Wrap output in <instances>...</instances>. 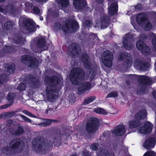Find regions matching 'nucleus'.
Returning a JSON list of instances; mask_svg holds the SVG:
<instances>
[{"instance_id":"1","label":"nucleus","mask_w":156,"mask_h":156,"mask_svg":"<svg viewBox=\"0 0 156 156\" xmlns=\"http://www.w3.org/2000/svg\"><path fill=\"white\" fill-rule=\"evenodd\" d=\"M53 136L54 139L52 141H48L43 136H39L34 138L32 141V144L35 151L37 152H42L46 153L50 151L51 147L53 145L58 147L61 144L62 135L60 130L58 128L53 129Z\"/></svg>"},{"instance_id":"2","label":"nucleus","mask_w":156,"mask_h":156,"mask_svg":"<svg viewBox=\"0 0 156 156\" xmlns=\"http://www.w3.org/2000/svg\"><path fill=\"white\" fill-rule=\"evenodd\" d=\"M45 81L47 83L46 88L47 99L48 100L51 101L56 98V94L59 91L57 86L60 83V79L56 76H48L45 77Z\"/></svg>"},{"instance_id":"3","label":"nucleus","mask_w":156,"mask_h":156,"mask_svg":"<svg viewBox=\"0 0 156 156\" xmlns=\"http://www.w3.org/2000/svg\"><path fill=\"white\" fill-rule=\"evenodd\" d=\"M23 141L21 139L14 138L10 141L9 145L5 146L2 148L1 151L7 155L20 153L23 149Z\"/></svg>"},{"instance_id":"4","label":"nucleus","mask_w":156,"mask_h":156,"mask_svg":"<svg viewBox=\"0 0 156 156\" xmlns=\"http://www.w3.org/2000/svg\"><path fill=\"white\" fill-rule=\"evenodd\" d=\"M54 27L57 30L62 29L63 32L66 33L69 31L72 33H75L79 28V25L77 22L76 20H69L66 21L63 26H62L59 22H56L54 24Z\"/></svg>"},{"instance_id":"5","label":"nucleus","mask_w":156,"mask_h":156,"mask_svg":"<svg viewBox=\"0 0 156 156\" xmlns=\"http://www.w3.org/2000/svg\"><path fill=\"white\" fill-rule=\"evenodd\" d=\"M84 72L82 68L75 67L71 70L69 79L73 84L77 85L79 83V81L82 80L84 79Z\"/></svg>"},{"instance_id":"6","label":"nucleus","mask_w":156,"mask_h":156,"mask_svg":"<svg viewBox=\"0 0 156 156\" xmlns=\"http://www.w3.org/2000/svg\"><path fill=\"white\" fill-rule=\"evenodd\" d=\"M23 63L30 68H37L39 66V61L35 57L28 55H24L21 57Z\"/></svg>"},{"instance_id":"7","label":"nucleus","mask_w":156,"mask_h":156,"mask_svg":"<svg viewBox=\"0 0 156 156\" xmlns=\"http://www.w3.org/2000/svg\"><path fill=\"white\" fill-rule=\"evenodd\" d=\"M100 120L96 118H93L88 121L85 126L86 131L89 133L96 132L98 129Z\"/></svg>"},{"instance_id":"8","label":"nucleus","mask_w":156,"mask_h":156,"mask_svg":"<svg viewBox=\"0 0 156 156\" xmlns=\"http://www.w3.org/2000/svg\"><path fill=\"white\" fill-rule=\"evenodd\" d=\"M34 23V22L32 20L24 16H21L19 18V23L21 24L23 27H25L30 32L35 30Z\"/></svg>"},{"instance_id":"9","label":"nucleus","mask_w":156,"mask_h":156,"mask_svg":"<svg viewBox=\"0 0 156 156\" xmlns=\"http://www.w3.org/2000/svg\"><path fill=\"white\" fill-rule=\"evenodd\" d=\"M113 55L111 52L109 50L104 51L102 58V62L106 67L110 68L112 65Z\"/></svg>"},{"instance_id":"10","label":"nucleus","mask_w":156,"mask_h":156,"mask_svg":"<svg viewBox=\"0 0 156 156\" xmlns=\"http://www.w3.org/2000/svg\"><path fill=\"white\" fill-rule=\"evenodd\" d=\"M17 8L12 4H9L5 5H0V12L5 14H9L15 15L17 12Z\"/></svg>"},{"instance_id":"11","label":"nucleus","mask_w":156,"mask_h":156,"mask_svg":"<svg viewBox=\"0 0 156 156\" xmlns=\"http://www.w3.org/2000/svg\"><path fill=\"white\" fill-rule=\"evenodd\" d=\"M137 49L141 51V53L146 56L150 55L151 54V49L149 47L142 41H138L136 44Z\"/></svg>"},{"instance_id":"12","label":"nucleus","mask_w":156,"mask_h":156,"mask_svg":"<svg viewBox=\"0 0 156 156\" xmlns=\"http://www.w3.org/2000/svg\"><path fill=\"white\" fill-rule=\"evenodd\" d=\"M69 54L70 56L74 57L78 55L80 53L81 48L79 44L77 43H73L69 46Z\"/></svg>"},{"instance_id":"13","label":"nucleus","mask_w":156,"mask_h":156,"mask_svg":"<svg viewBox=\"0 0 156 156\" xmlns=\"http://www.w3.org/2000/svg\"><path fill=\"white\" fill-rule=\"evenodd\" d=\"M27 82L31 84L32 87L38 88L40 87V81L38 78L35 77L33 75L30 74L25 77Z\"/></svg>"},{"instance_id":"14","label":"nucleus","mask_w":156,"mask_h":156,"mask_svg":"<svg viewBox=\"0 0 156 156\" xmlns=\"http://www.w3.org/2000/svg\"><path fill=\"white\" fill-rule=\"evenodd\" d=\"M119 59L123 61L126 64L127 67L131 66L132 58L130 55L127 52H123L120 53L119 55Z\"/></svg>"},{"instance_id":"15","label":"nucleus","mask_w":156,"mask_h":156,"mask_svg":"<svg viewBox=\"0 0 156 156\" xmlns=\"http://www.w3.org/2000/svg\"><path fill=\"white\" fill-rule=\"evenodd\" d=\"M133 40V37L130 34H126L123 40V45L124 48L127 50H130L133 47V45L130 44Z\"/></svg>"},{"instance_id":"16","label":"nucleus","mask_w":156,"mask_h":156,"mask_svg":"<svg viewBox=\"0 0 156 156\" xmlns=\"http://www.w3.org/2000/svg\"><path fill=\"white\" fill-rule=\"evenodd\" d=\"M111 133L113 136L116 137L122 136L126 133L125 126L122 125H119L114 128Z\"/></svg>"},{"instance_id":"17","label":"nucleus","mask_w":156,"mask_h":156,"mask_svg":"<svg viewBox=\"0 0 156 156\" xmlns=\"http://www.w3.org/2000/svg\"><path fill=\"white\" fill-rule=\"evenodd\" d=\"M91 88V85L88 82L82 83L77 89L78 94H81L84 93H88Z\"/></svg>"},{"instance_id":"18","label":"nucleus","mask_w":156,"mask_h":156,"mask_svg":"<svg viewBox=\"0 0 156 156\" xmlns=\"http://www.w3.org/2000/svg\"><path fill=\"white\" fill-rule=\"evenodd\" d=\"M80 60L83 63L85 68L87 69H90L91 67V64L90 61V57L86 53L81 54L80 56Z\"/></svg>"},{"instance_id":"19","label":"nucleus","mask_w":156,"mask_h":156,"mask_svg":"<svg viewBox=\"0 0 156 156\" xmlns=\"http://www.w3.org/2000/svg\"><path fill=\"white\" fill-rule=\"evenodd\" d=\"M152 130V124L149 122H146L143 126L140 127L138 129L140 133L145 134L150 133Z\"/></svg>"},{"instance_id":"20","label":"nucleus","mask_w":156,"mask_h":156,"mask_svg":"<svg viewBox=\"0 0 156 156\" xmlns=\"http://www.w3.org/2000/svg\"><path fill=\"white\" fill-rule=\"evenodd\" d=\"M138 82L140 84L148 86L152 84L151 80L148 76L145 75H137Z\"/></svg>"},{"instance_id":"21","label":"nucleus","mask_w":156,"mask_h":156,"mask_svg":"<svg viewBox=\"0 0 156 156\" xmlns=\"http://www.w3.org/2000/svg\"><path fill=\"white\" fill-rule=\"evenodd\" d=\"M136 67L140 70L143 71L147 70L150 66V64L147 62H144L139 59L135 62Z\"/></svg>"},{"instance_id":"22","label":"nucleus","mask_w":156,"mask_h":156,"mask_svg":"<svg viewBox=\"0 0 156 156\" xmlns=\"http://www.w3.org/2000/svg\"><path fill=\"white\" fill-rule=\"evenodd\" d=\"M147 110L145 109H143L136 113L134 115V118L136 119L141 121L147 118Z\"/></svg>"},{"instance_id":"23","label":"nucleus","mask_w":156,"mask_h":156,"mask_svg":"<svg viewBox=\"0 0 156 156\" xmlns=\"http://www.w3.org/2000/svg\"><path fill=\"white\" fill-rule=\"evenodd\" d=\"M136 20L138 24H145L148 20L147 15L143 13H139L136 16Z\"/></svg>"},{"instance_id":"24","label":"nucleus","mask_w":156,"mask_h":156,"mask_svg":"<svg viewBox=\"0 0 156 156\" xmlns=\"http://www.w3.org/2000/svg\"><path fill=\"white\" fill-rule=\"evenodd\" d=\"M87 2L85 0H73V5L77 9H83L86 6Z\"/></svg>"},{"instance_id":"25","label":"nucleus","mask_w":156,"mask_h":156,"mask_svg":"<svg viewBox=\"0 0 156 156\" xmlns=\"http://www.w3.org/2000/svg\"><path fill=\"white\" fill-rule=\"evenodd\" d=\"M111 19L110 17L106 15H104L101 19V28H106L109 26Z\"/></svg>"},{"instance_id":"26","label":"nucleus","mask_w":156,"mask_h":156,"mask_svg":"<svg viewBox=\"0 0 156 156\" xmlns=\"http://www.w3.org/2000/svg\"><path fill=\"white\" fill-rule=\"evenodd\" d=\"M118 6L116 2L112 3L108 8V12L110 16L115 15L118 13Z\"/></svg>"},{"instance_id":"27","label":"nucleus","mask_w":156,"mask_h":156,"mask_svg":"<svg viewBox=\"0 0 156 156\" xmlns=\"http://www.w3.org/2000/svg\"><path fill=\"white\" fill-rule=\"evenodd\" d=\"M142 123L141 121L133 119L128 122V126L129 129H134L141 126Z\"/></svg>"},{"instance_id":"28","label":"nucleus","mask_w":156,"mask_h":156,"mask_svg":"<svg viewBox=\"0 0 156 156\" xmlns=\"http://www.w3.org/2000/svg\"><path fill=\"white\" fill-rule=\"evenodd\" d=\"M155 142L156 139L154 138L149 137L145 141L144 145V147L147 149H149L153 145V147H154Z\"/></svg>"},{"instance_id":"29","label":"nucleus","mask_w":156,"mask_h":156,"mask_svg":"<svg viewBox=\"0 0 156 156\" xmlns=\"http://www.w3.org/2000/svg\"><path fill=\"white\" fill-rule=\"evenodd\" d=\"M13 40L16 44L21 45L24 44L25 40L23 39L22 35L20 34H15L13 38Z\"/></svg>"},{"instance_id":"30","label":"nucleus","mask_w":156,"mask_h":156,"mask_svg":"<svg viewBox=\"0 0 156 156\" xmlns=\"http://www.w3.org/2000/svg\"><path fill=\"white\" fill-rule=\"evenodd\" d=\"M10 132L13 135L20 136L23 134L25 132L23 128L21 126H19L15 130L13 129L11 130Z\"/></svg>"},{"instance_id":"31","label":"nucleus","mask_w":156,"mask_h":156,"mask_svg":"<svg viewBox=\"0 0 156 156\" xmlns=\"http://www.w3.org/2000/svg\"><path fill=\"white\" fill-rule=\"evenodd\" d=\"M56 2L58 5H60L59 8L61 9L65 8L69 5V0H58Z\"/></svg>"},{"instance_id":"32","label":"nucleus","mask_w":156,"mask_h":156,"mask_svg":"<svg viewBox=\"0 0 156 156\" xmlns=\"http://www.w3.org/2000/svg\"><path fill=\"white\" fill-rule=\"evenodd\" d=\"M5 68L7 69V72L9 73V74H12L15 72L16 66L13 63L11 64H6L5 65Z\"/></svg>"},{"instance_id":"33","label":"nucleus","mask_w":156,"mask_h":156,"mask_svg":"<svg viewBox=\"0 0 156 156\" xmlns=\"http://www.w3.org/2000/svg\"><path fill=\"white\" fill-rule=\"evenodd\" d=\"M46 44L45 39L43 38H40L37 40L35 45L37 48H41L45 46Z\"/></svg>"},{"instance_id":"34","label":"nucleus","mask_w":156,"mask_h":156,"mask_svg":"<svg viewBox=\"0 0 156 156\" xmlns=\"http://www.w3.org/2000/svg\"><path fill=\"white\" fill-rule=\"evenodd\" d=\"M44 120L45 121L39 123V125L43 127H45L51 125V123L52 122L54 123L58 122L57 120L54 119H45Z\"/></svg>"},{"instance_id":"35","label":"nucleus","mask_w":156,"mask_h":156,"mask_svg":"<svg viewBox=\"0 0 156 156\" xmlns=\"http://www.w3.org/2000/svg\"><path fill=\"white\" fill-rule=\"evenodd\" d=\"M112 133L111 131H107L104 132L101 136V138L103 139V141H107L109 139L111 133Z\"/></svg>"},{"instance_id":"36","label":"nucleus","mask_w":156,"mask_h":156,"mask_svg":"<svg viewBox=\"0 0 156 156\" xmlns=\"http://www.w3.org/2000/svg\"><path fill=\"white\" fill-rule=\"evenodd\" d=\"M13 47L12 46H5L3 48L2 51L5 53L10 52L12 53L14 49Z\"/></svg>"},{"instance_id":"37","label":"nucleus","mask_w":156,"mask_h":156,"mask_svg":"<svg viewBox=\"0 0 156 156\" xmlns=\"http://www.w3.org/2000/svg\"><path fill=\"white\" fill-rule=\"evenodd\" d=\"M15 97L16 95L14 93H9L7 96V99L10 103L12 104Z\"/></svg>"},{"instance_id":"38","label":"nucleus","mask_w":156,"mask_h":156,"mask_svg":"<svg viewBox=\"0 0 156 156\" xmlns=\"http://www.w3.org/2000/svg\"><path fill=\"white\" fill-rule=\"evenodd\" d=\"M13 25V22L11 21H9L6 22L4 24L5 28L7 30L11 29Z\"/></svg>"},{"instance_id":"39","label":"nucleus","mask_w":156,"mask_h":156,"mask_svg":"<svg viewBox=\"0 0 156 156\" xmlns=\"http://www.w3.org/2000/svg\"><path fill=\"white\" fill-rule=\"evenodd\" d=\"M94 111L95 113L99 114L105 115L107 114V112L104 109L100 108H95Z\"/></svg>"},{"instance_id":"40","label":"nucleus","mask_w":156,"mask_h":156,"mask_svg":"<svg viewBox=\"0 0 156 156\" xmlns=\"http://www.w3.org/2000/svg\"><path fill=\"white\" fill-rule=\"evenodd\" d=\"M99 155V156H111L108 151L104 149L101 150Z\"/></svg>"},{"instance_id":"41","label":"nucleus","mask_w":156,"mask_h":156,"mask_svg":"<svg viewBox=\"0 0 156 156\" xmlns=\"http://www.w3.org/2000/svg\"><path fill=\"white\" fill-rule=\"evenodd\" d=\"M96 99V97L94 96H91L86 99L85 100L84 102V105H87Z\"/></svg>"},{"instance_id":"42","label":"nucleus","mask_w":156,"mask_h":156,"mask_svg":"<svg viewBox=\"0 0 156 156\" xmlns=\"http://www.w3.org/2000/svg\"><path fill=\"white\" fill-rule=\"evenodd\" d=\"M26 87V84L23 83H21L18 86L17 89L20 91L24 90Z\"/></svg>"},{"instance_id":"43","label":"nucleus","mask_w":156,"mask_h":156,"mask_svg":"<svg viewBox=\"0 0 156 156\" xmlns=\"http://www.w3.org/2000/svg\"><path fill=\"white\" fill-rule=\"evenodd\" d=\"M147 38V35L145 34H142L139 36V41H142L143 42L145 41Z\"/></svg>"},{"instance_id":"44","label":"nucleus","mask_w":156,"mask_h":156,"mask_svg":"<svg viewBox=\"0 0 156 156\" xmlns=\"http://www.w3.org/2000/svg\"><path fill=\"white\" fill-rule=\"evenodd\" d=\"M15 112L14 111L8 112L5 114V119H8L10 118L15 115Z\"/></svg>"},{"instance_id":"45","label":"nucleus","mask_w":156,"mask_h":156,"mask_svg":"<svg viewBox=\"0 0 156 156\" xmlns=\"http://www.w3.org/2000/svg\"><path fill=\"white\" fill-rule=\"evenodd\" d=\"M147 87L145 86H142L140 89L137 90V94L140 95L142 93H144L146 91Z\"/></svg>"},{"instance_id":"46","label":"nucleus","mask_w":156,"mask_h":156,"mask_svg":"<svg viewBox=\"0 0 156 156\" xmlns=\"http://www.w3.org/2000/svg\"><path fill=\"white\" fill-rule=\"evenodd\" d=\"M99 145L98 143H94L90 145V148L92 150L96 151L98 149Z\"/></svg>"},{"instance_id":"47","label":"nucleus","mask_w":156,"mask_h":156,"mask_svg":"<svg viewBox=\"0 0 156 156\" xmlns=\"http://www.w3.org/2000/svg\"><path fill=\"white\" fill-rule=\"evenodd\" d=\"M145 24V28L146 30H150L152 29V25L149 20L147 22H146Z\"/></svg>"},{"instance_id":"48","label":"nucleus","mask_w":156,"mask_h":156,"mask_svg":"<svg viewBox=\"0 0 156 156\" xmlns=\"http://www.w3.org/2000/svg\"><path fill=\"white\" fill-rule=\"evenodd\" d=\"M118 96V94L117 92H111L109 93L106 96V98H115Z\"/></svg>"},{"instance_id":"49","label":"nucleus","mask_w":156,"mask_h":156,"mask_svg":"<svg viewBox=\"0 0 156 156\" xmlns=\"http://www.w3.org/2000/svg\"><path fill=\"white\" fill-rule=\"evenodd\" d=\"M81 156H92L91 152L86 150L82 151Z\"/></svg>"},{"instance_id":"50","label":"nucleus","mask_w":156,"mask_h":156,"mask_svg":"<svg viewBox=\"0 0 156 156\" xmlns=\"http://www.w3.org/2000/svg\"><path fill=\"white\" fill-rule=\"evenodd\" d=\"M33 10L34 13L37 14H39L40 12L39 8L37 6H34Z\"/></svg>"},{"instance_id":"51","label":"nucleus","mask_w":156,"mask_h":156,"mask_svg":"<svg viewBox=\"0 0 156 156\" xmlns=\"http://www.w3.org/2000/svg\"><path fill=\"white\" fill-rule=\"evenodd\" d=\"M133 7L134 8V11H137L139 10H141L142 8V5L140 4H139L136 5H135Z\"/></svg>"},{"instance_id":"52","label":"nucleus","mask_w":156,"mask_h":156,"mask_svg":"<svg viewBox=\"0 0 156 156\" xmlns=\"http://www.w3.org/2000/svg\"><path fill=\"white\" fill-rule=\"evenodd\" d=\"M20 116L25 121L28 123H30L31 122V121L30 119H29L26 116L22 115H20Z\"/></svg>"},{"instance_id":"53","label":"nucleus","mask_w":156,"mask_h":156,"mask_svg":"<svg viewBox=\"0 0 156 156\" xmlns=\"http://www.w3.org/2000/svg\"><path fill=\"white\" fill-rule=\"evenodd\" d=\"M26 115L30 116L31 117H34V115L31 112L26 110H23L22 111Z\"/></svg>"},{"instance_id":"54","label":"nucleus","mask_w":156,"mask_h":156,"mask_svg":"<svg viewBox=\"0 0 156 156\" xmlns=\"http://www.w3.org/2000/svg\"><path fill=\"white\" fill-rule=\"evenodd\" d=\"M12 104V103H8L0 106V109H2L7 108L11 106Z\"/></svg>"},{"instance_id":"55","label":"nucleus","mask_w":156,"mask_h":156,"mask_svg":"<svg viewBox=\"0 0 156 156\" xmlns=\"http://www.w3.org/2000/svg\"><path fill=\"white\" fill-rule=\"evenodd\" d=\"M152 43L155 51H156V37L153 38L152 39Z\"/></svg>"},{"instance_id":"56","label":"nucleus","mask_w":156,"mask_h":156,"mask_svg":"<svg viewBox=\"0 0 156 156\" xmlns=\"http://www.w3.org/2000/svg\"><path fill=\"white\" fill-rule=\"evenodd\" d=\"M145 156H155L154 153L152 152L149 151L145 153Z\"/></svg>"},{"instance_id":"57","label":"nucleus","mask_w":156,"mask_h":156,"mask_svg":"<svg viewBox=\"0 0 156 156\" xmlns=\"http://www.w3.org/2000/svg\"><path fill=\"white\" fill-rule=\"evenodd\" d=\"M25 6L30 8H31L33 7V4L31 2H27L25 4Z\"/></svg>"},{"instance_id":"58","label":"nucleus","mask_w":156,"mask_h":156,"mask_svg":"<svg viewBox=\"0 0 156 156\" xmlns=\"http://www.w3.org/2000/svg\"><path fill=\"white\" fill-rule=\"evenodd\" d=\"M85 26L87 27H90L91 25V21L90 20H87L85 21Z\"/></svg>"},{"instance_id":"59","label":"nucleus","mask_w":156,"mask_h":156,"mask_svg":"<svg viewBox=\"0 0 156 156\" xmlns=\"http://www.w3.org/2000/svg\"><path fill=\"white\" fill-rule=\"evenodd\" d=\"M30 48L31 50L34 52H37V49L35 48L34 44H30Z\"/></svg>"},{"instance_id":"60","label":"nucleus","mask_w":156,"mask_h":156,"mask_svg":"<svg viewBox=\"0 0 156 156\" xmlns=\"http://www.w3.org/2000/svg\"><path fill=\"white\" fill-rule=\"evenodd\" d=\"M3 75H0V84H2L3 83H6V80H2Z\"/></svg>"},{"instance_id":"61","label":"nucleus","mask_w":156,"mask_h":156,"mask_svg":"<svg viewBox=\"0 0 156 156\" xmlns=\"http://www.w3.org/2000/svg\"><path fill=\"white\" fill-rule=\"evenodd\" d=\"M12 122V121L11 119L8 120L7 121V125H9V126H10L11 125Z\"/></svg>"},{"instance_id":"62","label":"nucleus","mask_w":156,"mask_h":156,"mask_svg":"<svg viewBox=\"0 0 156 156\" xmlns=\"http://www.w3.org/2000/svg\"><path fill=\"white\" fill-rule=\"evenodd\" d=\"M95 1L98 3L102 4L104 0H95Z\"/></svg>"},{"instance_id":"63","label":"nucleus","mask_w":156,"mask_h":156,"mask_svg":"<svg viewBox=\"0 0 156 156\" xmlns=\"http://www.w3.org/2000/svg\"><path fill=\"white\" fill-rule=\"evenodd\" d=\"M152 94L154 98L156 99V91H154L152 92Z\"/></svg>"},{"instance_id":"64","label":"nucleus","mask_w":156,"mask_h":156,"mask_svg":"<svg viewBox=\"0 0 156 156\" xmlns=\"http://www.w3.org/2000/svg\"><path fill=\"white\" fill-rule=\"evenodd\" d=\"M53 15L54 16L57 17L58 15V12H54L53 13Z\"/></svg>"}]
</instances>
